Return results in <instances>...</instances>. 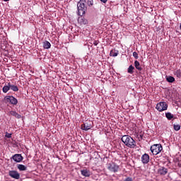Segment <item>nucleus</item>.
<instances>
[{"mask_svg":"<svg viewBox=\"0 0 181 181\" xmlns=\"http://www.w3.org/2000/svg\"><path fill=\"white\" fill-rule=\"evenodd\" d=\"M121 141L123 142V144H124L126 146H127V148H134L136 146V141H135V140H134V139L129 135L123 136L121 139Z\"/></svg>","mask_w":181,"mask_h":181,"instance_id":"f257e3e1","label":"nucleus"},{"mask_svg":"<svg viewBox=\"0 0 181 181\" xmlns=\"http://www.w3.org/2000/svg\"><path fill=\"white\" fill-rule=\"evenodd\" d=\"M87 4L86 0H80L77 4L78 8V15L79 16H83L86 15V12H87V6L86 4Z\"/></svg>","mask_w":181,"mask_h":181,"instance_id":"f03ea898","label":"nucleus"},{"mask_svg":"<svg viewBox=\"0 0 181 181\" xmlns=\"http://www.w3.org/2000/svg\"><path fill=\"white\" fill-rule=\"evenodd\" d=\"M163 148L162 147L161 144H153L151 146V152L153 155H158V153H160Z\"/></svg>","mask_w":181,"mask_h":181,"instance_id":"7ed1b4c3","label":"nucleus"},{"mask_svg":"<svg viewBox=\"0 0 181 181\" xmlns=\"http://www.w3.org/2000/svg\"><path fill=\"white\" fill-rule=\"evenodd\" d=\"M107 169L113 173H117L119 170V165H117L115 163H110L107 164Z\"/></svg>","mask_w":181,"mask_h":181,"instance_id":"20e7f679","label":"nucleus"},{"mask_svg":"<svg viewBox=\"0 0 181 181\" xmlns=\"http://www.w3.org/2000/svg\"><path fill=\"white\" fill-rule=\"evenodd\" d=\"M156 108L159 111V112L166 111V110H168V103L165 102H160L157 103Z\"/></svg>","mask_w":181,"mask_h":181,"instance_id":"39448f33","label":"nucleus"},{"mask_svg":"<svg viewBox=\"0 0 181 181\" xmlns=\"http://www.w3.org/2000/svg\"><path fill=\"white\" fill-rule=\"evenodd\" d=\"M4 100L6 103H10V104H12L13 105H16V104H18V99L13 96H6Z\"/></svg>","mask_w":181,"mask_h":181,"instance_id":"423d86ee","label":"nucleus"},{"mask_svg":"<svg viewBox=\"0 0 181 181\" xmlns=\"http://www.w3.org/2000/svg\"><path fill=\"white\" fill-rule=\"evenodd\" d=\"M8 176H10V177H12L13 179H16V180L21 179V174H19L18 171L15 170H10L8 172Z\"/></svg>","mask_w":181,"mask_h":181,"instance_id":"0eeeda50","label":"nucleus"},{"mask_svg":"<svg viewBox=\"0 0 181 181\" xmlns=\"http://www.w3.org/2000/svg\"><path fill=\"white\" fill-rule=\"evenodd\" d=\"M11 159H13L14 162L19 163L23 160V157L21 154H15L11 158Z\"/></svg>","mask_w":181,"mask_h":181,"instance_id":"6e6552de","label":"nucleus"},{"mask_svg":"<svg viewBox=\"0 0 181 181\" xmlns=\"http://www.w3.org/2000/svg\"><path fill=\"white\" fill-rule=\"evenodd\" d=\"M150 157L149 154L144 153L141 156V162L144 163V165H146L147 163H149Z\"/></svg>","mask_w":181,"mask_h":181,"instance_id":"1a4fd4ad","label":"nucleus"},{"mask_svg":"<svg viewBox=\"0 0 181 181\" xmlns=\"http://www.w3.org/2000/svg\"><path fill=\"white\" fill-rule=\"evenodd\" d=\"M81 174L85 177H90V176H91V172L90 171V170L88 169L81 170Z\"/></svg>","mask_w":181,"mask_h":181,"instance_id":"9d476101","label":"nucleus"},{"mask_svg":"<svg viewBox=\"0 0 181 181\" xmlns=\"http://www.w3.org/2000/svg\"><path fill=\"white\" fill-rule=\"evenodd\" d=\"M78 22L80 25H87L88 23V21L83 17V16L78 18Z\"/></svg>","mask_w":181,"mask_h":181,"instance_id":"9b49d317","label":"nucleus"},{"mask_svg":"<svg viewBox=\"0 0 181 181\" xmlns=\"http://www.w3.org/2000/svg\"><path fill=\"white\" fill-rule=\"evenodd\" d=\"M81 128L83 131H88V129H91V124L86 122L81 125Z\"/></svg>","mask_w":181,"mask_h":181,"instance_id":"f8f14e48","label":"nucleus"},{"mask_svg":"<svg viewBox=\"0 0 181 181\" xmlns=\"http://www.w3.org/2000/svg\"><path fill=\"white\" fill-rule=\"evenodd\" d=\"M158 172L159 175L165 176V175L168 173V168H165V167H161L158 170Z\"/></svg>","mask_w":181,"mask_h":181,"instance_id":"ddd939ff","label":"nucleus"},{"mask_svg":"<svg viewBox=\"0 0 181 181\" xmlns=\"http://www.w3.org/2000/svg\"><path fill=\"white\" fill-rule=\"evenodd\" d=\"M11 90V82H8L7 85L3 87V93H8Z\"/></svg>","mask_w":181,"mask_h":181,"instance_id":"4468645a","label":"nucleus"},{"mask_svg":"<svg viewBox=\"0 0 181 181\" xmlns=\"http://www.w3.org/2000/svg\"><path fill=\"white\" fill-rule=\"evenodd\" d=\"M9 113L11 115H13V117L18 118V119H21V118H22V115L18 114V112H16L15 111H10Z\"/></svg>","mask_w":181,"mask_h":181,"instance_id":"2eb2a0df","label":"nucleus"},{"mask_svg":"<svg viewBox=\"0 0 181 181\" xmlns=\"http://www.w3.org/2000/svg\"><path fill=\"white\" fill-rule=\"evenodd\" d=\"M119 52L117 49H112L110 51V56H112V57H117V56H118Z\"/></svg>","mask_w":181,"mask_h":181,"instance_id":"dca6fc26","label":"nucleus"},{"mask_svg":"<svg viewBox=\"0 0 181 181\" xmlns=\"http://www.w3.org/2000/svg\"><path fill=\"white\" fill-rule=\"evenodd\" d=\"M134 66H135L136 69L137 70H139V71H142V67H141V64H139V62L136 60L134 62Z\"/></svg>","mask_w":181,"mask_h":181,"instance_id":"f3484780","label":"nucleus"},{"mask_svg":"<svg viewBox=\"0 0 181 181\" xmlns=\"http://www.w3.org/2000/svg\"><path fill=\"white\" fill-rule=\"evenodd\" d=\"M43 47L44 49H50L52 47V45L49 42V41H45L43 43Z\"/></svg>","mask_w":181,"mask_h":181,"instance_id":"a211bd4d","label":"nucleus"},{"mask_svg":"<svg viewBox=\"0 0 181 181\" xmlns=\"http://www.w3.org/2000/svg\"><path fill=\"white\" fill-rule=\"evenodd\" d=\"M134 70H135V67H134L132 65H130L127 69V72L129 74H134Z\"/></svg>","mask_w":181,"mask_h":181,"instance_id":"6ab92c4d","label":"nucleus"},{"mask_svg":"<svg viewBox=\"0 0 181 181\" xmlns=\"http://www.w3.org/2000/svg\"><path fill=\"white\" fill-rule=\"evenodd\" d=\"M17 168L21 171L26 170V169H28V168H26V166H25V165H22V164L17 165Z\"/></svg>","mask_w":181,"mask_h":181,"instance_id":"aec40b11","label":"nucleus"},{"mask_svg":"<svg viewBox=\"0 0 181 181\" xmlns=\"http://www.w3.org/2000/svg\"><path fill=\"white\" fill-rule=\"evenodd\" d=\"M10 90H12L13 91H19V88H18V86H15V85H12L10 83Z\"/></svg>","mask_w":181,"mask_h":181,"instance_id":"412c9836","label":"nucleus"},{"mask_svg":"<svg viewBox=\"0 0 181 181\" xmlns=\"http://www.w3.org/2000/svg\"><path fill=\"white\" fill-rule=\"evenodd\" d=\"M175 76H176L178 78H181V69H177L174 72Z\"/></svg>","mask_w":181,"mask_h":181,"instance_id":"4be33fe9","label":"nucleus"},{"mask_svg":"<svg viewBox=\"0 0 181 181\" xmlns=\"http://www.w3.org/2000/svg\"><path fill=\"white\" fill-rule=\"evenodd\" d=\"M165 117L168 119V121H170V119H172V118H173V115H172V113H170V112H167V113H165Z\"/></svg>","mask_w":181,"mask_h":181,"instance_id":"5701e85b","label":"nucleus"},{"mask_svg":"<svg viewBox=\"0 0 181 181\" xmlns=\"http://www.w3.org/2000/svg\"><path fill=\"white\" fill-rule=\"evenodd\" d=\"M168 83H173L175 81V78L173 76H168L166 78Z\"/></svg>","mask_w":181,"mask_h":181,"instance_id":"b1692460","label":"nucleus"},{"mask_svg":"<svg viewBox=\"0 0 181 181\" xmlns=\"http://www.w3.org/2000/svg\"><path fill=\"white\" fill-rule=\"evenodd\" d=\"M87 5H88V6H93V5H94V1L88 0Z\"/></svg>","mask_w":181,"mask_h":181,"instance_id":"393cba45","label":"nucleus"},{"mask_svg":"<svg viewBox=\"0 0 181 181\" xmlns=\"http://www.w3.org/2000/svg\"><path fill=\"white\" fill-rule=\"evenodd\" d=\"M175 131H180V124H174Z\"/></svg>","mask_w":181,"mask_h":181,"instance_id":"a878e982","label":"nucleus"},{"mask_svg":"<svg viewBox=\"0 0 181 181\" xmlns=\"http://www.w3.org/2000/svg\"><path fill=\"white\" fill-rule=\"evenodd\" d=\"M5 136L6 138H11L12 134L6 132Z\"/></svg>","mask_w":181,"mask_h":181,"instance_id":"bb28decb","label":"nucleus"},{"mask_svg":"<svg viewBox=\"0 0 181 181\" xmlns=\"http://www.w3.org/2000/svg\"><path fill=\"white\" fill-rule=\"evenodd\" d=\"M133 56L136 58V59H139V57L138 56V52H133Z\"/></svg>","mask_w":181,"mask_h":181,"instance_id":"cd10ccee","label":"nucleus"},{"mask_svg":"<svg viewBox=\"0 0 181 181\" xmlns=\"http://www.w3.org/2000/svg\"><path fill=\"white\" fill-rule=\"evenodd\" d=\"M124 181H132V178H131V177H127V178L125 179Z\"/></svg>","mask_w":181,"mask_h":181,"instance_id":"c85d7f7f","label":"nucleus"},{"mask_svg":"<svg viewBox=\"0 0 181 181\" xmlns=\"http://www.w3.org/2000/svg\"><path fill=\"white\" fill-rule=\"evenodd\" d=\"M93 45H94V46H97V45H98V41H97V40L94 41Z\"/></svg>","mask_w":181,"mask_h":181,"instance_id":"c756f323","label":"nucleus"},{"mask_svg":"<svg viewBox=\"0 0 181 181\" xmlns=\"http://www.w3.org/2000/svg\"><path fill=\"white\" fill-rule=\"evenodd\" d=\"M101 1V2H103V4H107V1H108V0H100Z\"/></svg>","mask_w":181,"mask_h":181,"instance_id":"7c9ffc66","label":"nucleus"},{"mask_svg":"<svg viewBox=\"0 0 181 181\" xmlns=\"http://www.w3.org/2000/svg\"><path fill=\"white\" fill-rule=\"evenodd\" d=\"M178 166H179V168H181V163H178Z\"/></svg>","mask_w":181,"mask_h":181,"instance_id":"2f4dec72","label":"nucleus"},{"mask_svg":"<svg viewBox=\"0 0 181 181\" xmlns=\"http://www.w3.org/2000/svg\"><path fill=\"white\" fill-rule=\"evenodd\" d=\"M4 2H8V1H9V0H4Z\"/></svg>","mask_w":181,"mask_h":181,"instance_id":"473e14b6","label":"nucleus"},{"mask_svg":"<svg viewBox=\"0 0 181 181\" xmlns=\"http://www.w3.org/2000/svg\"><path fill=\"white\" fill-rule=\"evenodd\" d=\"M141 138H142V136H141Z\"/></svg>","mask_w":181,"mask_h":181,"instance_id":"72a5a7b5","label":"nucleus"}]
</instances>
